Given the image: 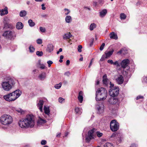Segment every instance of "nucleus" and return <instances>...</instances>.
Wrapping results in <instances>:
<instances>
[{
	"label": "nucleus",
	"instance_id": "f257e3e1",
	"mask_svg": "<svg viewBox=\"0 0 147 147\" xmlns=\"http://www.w3.org/2000/svg\"><path fill=\"white\" fill-rule=\"evenodd\" d=\"M33 118V116L32 115H27L25 118L20 120L18 122L19 126L22 128L32 127L34 125Z\"/></svg>",
	"mask_w": 147,
	"mask_h": 147
},
{
	"label": "nucleus",
	"instance_id": "f03ea898",
	"mask_svg": "<svg viewBox=\"0 0 147 147\" xmlns=\"http://www.w3.org/2000/svg\"><path fill=\"white\" fill-rule=\"evenodd\" d=\"M16 83V80L11 77H6L2 82L1 86L4 90L8 91L15 86Z\"/></svg>",
	"mask_w": 147,
	"mask_h": 147
},
{
	"label": "nucleus",
	"instance_id": "7ed1b4c3",
	"mask_svg": "<svg viewBox=\"0 0 147 147\" xmlns=\"http://www.w3.org/2000/svg\"><path fill=\"white\" fill-rule=\"evenodd\" d=\"M21 91L18 90L4 96L3 97L5 100L10 102L15 100L21 95Z\"/></svg>",
	"mask_w": 147,
	"mask_h": 147
},
{
	"label": "nucleus",
	"instance_id": "20e7f679",
	"mask_svg": "<svg viewBox=\"0 0 147 147\" xmlns=\"http://www.w3.org/2000/svg\"><path fill=\"white\" fill-rule=\"evenodd\" d=\"M107 95V92L104 88H98L96 93V99L97 101L103 100L106 99Z\"/></svg>",
	"mask_w": 147,
	"mask_h": 147
},
{
	"label": "nucleus",
	"instance_id": "39448f33",
	"mask_svg": "<svg viewBox=\"0 0 147 147\" xmlns=\"http://www.w3.org/2000/svg\"><path fill=\"white\" fill-rule=\"evenodd\" d=\"M13 118L9 115L4 114L0 118V122L3 125H8L13 122Z\"/></svg>",
	"mask_w": 147,
	"mask_h": 147
},
{
	"label": "nucleus",
	"instance_id": "423d86ee",
	"mask_svg": "<svg viewBox=\"0 0 147 147\" xmlns=\"http://www.w3.org/2000/svg\"><path fill=\"white\" fill-rule=\"evenodd\" d=\"M2 36L5 38L10 40H13L16 37L15 32L12 30L5 31L2 34Z\"/></svg>",
	"mask_w": 147,
	"mask_h": 147
},
{
	"label": "nucleus",
	"instance_id": "0eeeda50",
	"mask_svg": "<svg viewBox=\"0 0 147 147\" xmlns=\"http://www.w3.org/2000/svg\"><path fill=\"white\" fill-rule=\"evenodd\" d=\"M110 128L112 131H116L119 128V124L116 120L113 119L110 122Z\"/></svg>",
	"mask_w": 147,
	"mask_h": 147
},
{
	"label": "nucleus",
	"instance_id": "6e6552de",
	"mask_svg": "<svg viewBox=\"0 0 147 147\" xmlns=\"http://www.w3.org/2000/svg\"><path fill=\"white\" fill-rule=\"evenodd\" d=\"M119 92V88L117 87H115L110 89L109 94L110 96L114 97L118 95Z\"/></svg>",
	"mask_w": 147,
	"mask_h": 147
},
{
	"label": "nucleus",
	"instance_id": "1a4fd4ad",
	"mask_svg": "<svg viewBox=\"0 0 147 147\" xmlns=\"http://www.w3.org/2000/svg\"><path fill=\"white\" fill-rule=\"evenodd\" d=\"M94 130V129L93 128L88 131V136L86 137V142L89 143L91 140L94 138L93 134Z\"/></svg>",
	"mask_w": 147,
	"mask_h": 147
},
{
	"label": "nucleus",
	"instance_id": "9d476101",
	"mask_svg": "<svg viewBox=\"0 0 147 147\" xmlns=\"http://www.w3.org/2000/svg\"><path fill=\"white\" fill-rule=\"evenodd\" d=\"M108 102L111 104H119V99L116 97H111L108 100Z\"/></svg>",
	"mask_w": 147,
	"mask_h": 147
},
{
	"label": "nucleus",
	"instance_id": "9b49d317",
	"mask_svg": "<svg viewBox=\"0 0 147 147\" xmlns=\"http://www.w3.org/2000/svg\"><path fill=\"white\" fill-rule=\"evenodd\" d=\"M104 106L102 103L97 104H96V108L97 110L98 113L100 114L102 113L104 111Z\"/></svg>",
	"mask_w": 147,
	"mask_h": 147
},
{
	"label": "nucleus",
	"instance_id": "f8f14e48",
	"mask_svg": "<svg viewBox=\"0 0 147 147\" xmlns=\"http://www.w3.org/2000/svg\"><path fill=\"white\" fill-rule=\"evenodd\" d=\"M129 63V60L128 59H124L121 62L120 65L122 67L125 68L128 66Z\"/></svg>",
	"mask_w": 147,
	"mask_h": 147
},
{
	"label": "nucleus",
	"instance_id": "ddd939ff",
	"mask_svg": "<svg viewBox=\"0 0 147 147\" xmlns=\"http://www.w3.org/2000/svg\"><path fill=\"white\" fill-rule=\"evenodd\" d=\"M117 82L119 84H122L124 81V78L122 75H120L116 79Z\"/></svg>",
	"mask_w": 147,
	"mask_h": 147
},
{
	"label": "nucleus",
	"instance_id": "4468645a",
	"mask_svg": "<svg viewBox=\"0 0 147 147\" xmlns=\"http://www.w3.org/2000/svg\"><path fill=\"white\" fill-rule=\"evenodd\" d=\"M107 9H104L99 12V16L101 18L104 17L107 13Z\"/></svg>",
	"mask_w": 147,
	"mask_h": 147
},
{
	"label": "nucleus",
	"instance_id": "2eb2a0df",
	"mask_svg": "<svg viewBox=\"0 0 147 147\" xmlns=\"http://www.w3.org/2000/svg\"><path fill=\"white\" fill-rule=\"evenodd\" d=\"M0 15L3 16L7 14L8 13V8L7 7H5L4 9H0Z\"/></svg>",
	"mask_w": 147,
	"mask_h": 147
},
{
	"label": "nucleus",
	"instance_id": "dca6fc26",
	"mask_svg": "<svg viewBox=\"0 0 147 147\" xmlns=\"http://www.w3.org/2000/svg\"><path fill=\"white\" fill-rule=\"evenodd\" d=\"M44 102L42 100H39L38 103L37 104V106L38 109L41 112H42V106Z\"/></svg>",
	"mask_w": 147,
	"mask_h": 147
},
{
	"label": "nucleus",
	"instance_id": "f3484780",
	"mask_svg": "<svg viewBox=\"0 0 147 147\" xmlns=\"http://www.w3.org/2000/svg\"><path fill=\"white\" fill-rule=\"evenodd\" d=\"M53 45L52 44H49L47 46L46 51L49 53H51L53 51Z\"/></svg>",
	"mask_w": 147,
	"mask_h": 147
},
{
	"label": "nucleus",
	"instance_id": "a211bd4d",
	"mask_svg": "<svg viewBox=\"0 0 147 147\" xmlns=\"http://www.w3.org/2000/svg\"><path fill=\"white\" fill-rule=\"evenodd\" d=\"M72 36V35L70 32H67L63 36V38L64 40L69 39Z\"/></svg>",
	"mask_w": 147,
	"mask_h": 147
},
{
	"label": "nucleus",
	"instance_id": "6ab92c4d",
	"mask_svg": "<svg viewBox=\"0 0 147 147\" xmlns=\"http://www.w3.org/2000/svg\"><path fill=\"white\" fill-rule=\"evenodd\" d=\"M23 24L21 22H17L16 25V28L18 30L22 29L23 28Z\"/></svg>",
	"mask_w": 147,
	"mask_h": 147
},
{
	"label": "nucleus",
	"instance_id": "aec40b11",
	"mask_svg": "<svg viewBox=\"0 0 147 147\" xmlns=\"http://www.w3.org/2000/svg\"><path fill=\"white\" fill-rule=\"evenodd\" d=\"M40 79L41 80H44L46 77V74L45 72H43L38 76Z\"/></svg>",
	"mask_w": 147,
	"mask_h": 147
},
{
	"label": "nucleus",
	"instance_id": "412c9836",
	"mask_svg": "<svg viewBox=\"0 0 147 147\" xmlns=\"http://www.w3.org/2000/svg\"><path fill=\"white\" fill-rule=\"evenodd\" d=\"M78 99L79 101L82 103L83 101V92L82 91H80L79 93Z\"/></svg>",
	"mask_w": 147,
	"mask_h": 147
},
{
	"label": "nucleus",
	"instance_id": "4be33fe9",
	"mask_svg": "<svg viewBox=\"0 0 147 147\" xmlns=\"http://www.w3.org/2000/svg\"><path fill=\"white\" fill-rule=\"evenodd\" d=\"M110 37L111 38L117 40L118 39V37L117 35L114 32H111L110 35Z\"/></svg>",
	"mask_w": 147,
	"mask_h": 147
},
{
	"label": "nucleus",
	"instance_id": "5701e85b",
	"mask_svg": "<svg viewBox=\"0 0 147 147\" xmlns=\"http://www.w3.org/2000/svg\"><path fill=\"white\" fill-rule=\"evenodd\" d=\"M113 49H112L111 51L108 52L106 51L105 53L106 55L105 58H107L109 57L113 54Z\"/></svg>",
	"mask_w": 147,
	"mask_h": 147
},
{
	"label": "nucleus",
	"instance_id": "b1692460",
	"mask_svg": "<svg viewBox=\"0 0 147 147\" xmlns=\"http://www.w3.org/2000/svg\"><path fill=\"white\" fill-rule=\"evenodd\" d=\"M75 110L77 114L80 115L81 114L82 110V109L80 108L75 107Z\"/></svg>",
	"mask_w": 147,
	"mask_h": 147
},
{
	"label": "nucleus",
	"instance_id": "393cba45",
	"mask_svg": "<svg viewBox=\"0 0 147 147\" xmlns=\"http://www.w3.org/2000/svg\"><path fill=\"white\" fill-rule=\"evenodd\" d=\"M103 83L104 84L106 85L107 84V75L106 74H105L103 76Z\"/></svg>",
	"mask_w": 147,
	"mask_h": 147
},
{
	"label": "nucleus",
	"instance_id": "a878e982",
	"mask_svg": "<svg viewBox=\"0 0 147 147\" xmlns=\"http://www.w3.org/2000/svg\"><path fill=\"white\" fill-rule=\"evenodd\" d=\"M65 22L68 23H70L72 21V18L70 16H67L65 18Z\"/></svg>",
	"mask_w": 147,
	"mask_h": 147
},
{
	"label": "nucleus",
	"instance_id": "bb28decb",
	"mask_svg": "<svg viewBox=\"0 0 147 147\" xmlns=\"http://www.w3.org/2000/svg\"><path fill=\"white\" fill-rule=\"evenodd\" d=\"M44 110L45 113L49 115L50 113V111L49 107H46V106H45L44 108Z\"/></svg>",
	"mask_w": 147,
	"mask_h": 147
},
{
	"label": "nucleus",
	"instance_id": "cd10ccee",
	"mask_svg": "<svg viewBox=\"0 0 147 147\" xmlns=\"http://www.w3.org/2000/svg\"><path fill=\"white\" fill-rule=\"evenodd\" d=\"M26 11L25 10H22L20 13V16L21 17L25 16L26 14Z\"/></svg>",
	"mask_w": 147,
	"mask_h": 147
},
{
	"label": "nucleus",
	"instance_id": "c85d7f7f",
	"mask_svg": "<svg viewBox=\"0 0 147 147\" xmlns=\"http://www.w3.org/2000/svg\"><path fill=\"white\" fill-rule=\"evenodd\" d=\"M46 121L42 119H39L37 123L38 124L41 125L46 123Z\"/></svg>",
	"mask_w": 147,
	"mask_h": 147
},
{
	"label": "nucleus",
	"instance_id": "c756f323",
	"mask_svg": "<svg viewBox=\"0 0 147 147\" xmlns=\"http://www.w3.org/2000/svg\"><path fill=\"white\" fill-rule=\"evenodd\" d=\"M28 22L29 24V25L30 27H33L35 25V23L33 22V21L32 20H28Z\"/></svg>",
	"mask_w": 147,
	"mask_h": 147
},
{
	"label": "nucleus",
	"instance_id": "7c9ffc66",
	"mask_svg": "<svg viewBox=\"0 0 147 147\" xmlns=\"http://www.w3.org/2000/svg\"><path fill=\"white\" fill-rule=\"evenodd\" d=\"M96 25L94 23H92L90 24V30H92L96 28Z\"/></svg>",
	"mask_w": 147,
	"mask_h": 147
},
{
	"label": "nucleus",
	"instance_id": "2f4dec72",
	"mask_svg": "<svg viewBox=\"0 0 147 147\" xmlns=\"http://www.w3.org/2000/svg\"><path fill=\"white\" fill-rule=\"evenodd\" d=\"M120 18L121 20H124L126 19V16L124 13H121L120 14Z\"/></svg>",
	"mask_w": 147,
	"mask_h": 147
},
{
	"label": "nucleus",
	"instance_id": "473e14b6",
	"mask_svg": "<svg viewBox=\"0 0 147 147\" xmlns=\"http://www.w3.org/2000/svg\"><path fill=\"white\" fill-rule=\"evenodd\" d=\"M29 51L30 52L33 53L35 50V48L32 45H31L29 47Z\"/></svg>",
	"mask_w": 147,
	"mask_h": 147
},
{
	"label": "nucleus",
	"instance_id": "72a5a7b5",
	"mask_svg": "<svg viewBox=\"0 0 147 147\" xmlns=\"http://www.w3.org/2000/svg\"><path fill=\"white\" fill-rule=\"evenodd\" d=\"M104 147H113V146L111 143L107 142L104 144Z\"/></svg>",
	"mask_w": 147,
	"mask_h": 147
},
{
	"label": "nucleus",
	"instance_id": "f704fd0d",
	"mask_svg": "<svg viewBox=\"0 0 147 147\" xmlns=\"http://www.w3.org/2000/svg\"><path fill=\"white\" fill-rule=\"evenodd\" d=\"M43 54V52L42 51H37L36 52V55L39 57L42 56Z\"/></svg>",
	"mask_w": 147,
	"mask_h": 147
},
{
	"label": "nucleus",
	"instance_id": "c9c22d12",
	"mask_svg": "<svg viewBox=\"0 0 147 147\" xmlns=\"http://www.w3.org/2000/svg\"><path fill=\"white\" fill-rule=\"evenodd\" d=\"M61 86V83H59V84L55 85V87L57 89L60 88Z\"/></svg>",
	"mask_w": 147,
	"mask_h": 147
},
{
	"label": "nucleus",
	"instance_id": "e433bc0d",
	"mask_svg": "<svg viewBox=\"0 0 147 147\" xmlns=\"http://www.w3.org/2000/svg\"><path fill=\"white\" fill-rule=\"evenodd\" d=\"M113 64L114 65H115L117 67H119L120 66V64L117 61H116L115 62H113Z\"/></svg>",
	"mask_w": 147,
	"mask_h": 147
},
{
	"label": "nucleus",
	"instance_id": "4c0bfd02",
	"mask_svg": "<svg viewBox=\"0 0 147 147\" xmlns=\"http://www.w3.org/2000/svg\"><path fill=\"white\" fill-rule=\"evenodd\" d=\"M64 10L65 11H67V12L65 13V15H68L70 12V11L67 9L65 8L64 9Z\"/></svg>",
	"mask_w": 147,
	"mask_h": 147
},
{
	"label": "nucleus",
	"instance_id": "58836bf2",
	"mask_svg": "<svg viewBox=\"0 0 147 147\" xmlns=\"http://www.w3.org/2000/svg\"><path fill=\"white\" fill-rule=\"evenodd\" d=\"M97 136L99 138L101 137L102 136V134L99 131H97L96 132Z\"/></svg>",
	"mask_w": 147,
	"mask_h": 147
},
{
	"label": "nucleus",
	"instance_id": "ea45409f",
	"mask_svg": "<svg viewBox=\"0 0 147 147\" xmlns=\"http://www.w3.org/2000/svg\"><path fill=\"white\" fill-rule=\"evenodd\" d=\"M16 111L18 113H20L21 114H22L24 113L23 111L21 109H16Z\"/></svg>",
	"mask_w": 147,
	"mask_h": 147
},
{
	"label": "nucleus",
	"instance_id": "a19ab883",
	"mask_svg": "<svg viewBox=\"0 0 147 147\" xmlns=\"http://www.w3.org/2000/svg\"><path fill=\"white\" fill-rule=\"evenodd\" d=\"M40 30L42 32H45L46 31L45 28L42 27H40Z\"/></svg>",
	"mask_w": 147,
	"mask_h": 147
},
{
	"label": "nucleus",
	"instance_id": "79ce46f5",
	"mask_svg": "<svg viewBox=\"0 0 147 147\" xmlns=\"http://www.w3.org/2000/svg\"><path fill=\"white\" fill-rule=\"evenodd\" d=\"M82 46L81 45H79L78 46V50L79 52H81L82 51Z\"/></svg>",
	"mask_w": 147,
	"mask_h": 147
},
{
	"label": "nucleus",
	"instance_id": "37998d69",
	"mask_svg": "<svg viewBox=\"0 0 147 147\" xmlns=\"http://www.w3.org/2000/svg\"><path fill=\"white\" fill-rule=\"evenodd\" d=\"M64 74L65 76L69 77L70 75L71 74L70 72L69 71H67L65 72L64 73Z\"/></svg>",
	"mask_w": 147,
	"mask_h": 147
},
{
	"label": "nucleus",
	"instance_id": "c03bdc74",
	"mask_svg": "<svg viewBox=\"0 0 147 147\" xmlns=\"http://www.w3.org/2000/svg\"><path fill=\"white\" fill-rule=\"evenodd\" d=\"M98 3L100 5H102L104 4V0H98Z\"/></svg>",
	"mask_w": 147,
	"mask_h": 147
},
{
	"label": "nucleus",
	"instance_id": "a18cd8bd",
	"mask_svg": "<svg viewBox=\"0 0 147 147\" xmlns=\"http://www.w3.org/2000/svg\"><path fill=\"white\" fill-rule=\"evenodd\" d=\"M37 42L38 44H41L42 43V40L41 39H38L37 40Z\"/></svg>",
	"mask_w": 147,
	"mask_h": 147
},
{
	"label": "nucleus",
	"instance_id": "49530a36",
	"mask_svg": "<svg viewBox=\"0 0 147 147\" xmlns=\"http://www.w3.org/2000/svg\"><path fill=\"white\" fill-rule=\"evenodd\" d=\"M105 46V43H103L101 45V46L100 47V51H102L103 49H104V47Z\"/></svg>",
	"mask_w": 147,
	"mask_h": 147
},
{
	"label": "nucleus",
	"instance_id": "de8ad7c7",
	"mask_svg": "<svg viewBox=\"0 0 147 147\" xmlns=\"http://www.w3.org/2000/svg\"><path fill=\"white\" fill-rule=\"evenodd\" d=\"M47 143V141L46 140H43L41 141V144L42 145H45Z\"/></svg>",
	"mask_w": 147,
	"mask_h": 147
},
{
	"label": "nucleus",
	"instance_id": "09e8293b",
	"mask_svg": "<svg viewBox=\"0 0 147 147\" xmlns=\"http://www.w3.org/2000/svg\"><path fill=\"white\" fill-rule=\"evenodd\" d=\"M58 100L59 102L62 103L64 100V99L61 97H60L59 98Z\"/></svg>",
	"mask_w": 147,
	"mask_h": 147
},
{
	"label": "nucleus",
	"instance_id": "8fccbe9b",
	"mask_svg": "<svg viewBox=\"0 0 147 147\" xmlns=\"http://www.w3.org/2000/svg\"><path fill=\"white\" fill-rule=\"evenodd\" d=\"M121 141V138L119 137L117 139V140L116 141V143L118 144L119 143H120Z\"/></svg>",
	"mask_w": 147,
	"mask_h": 147
},
{
	"label": "nucleus",
	"instance_id": "3c124183",
	"mask_svg": "<svg viewBox=\"0 0 147 147\" xmlns=\"http://www.w3.org/2000/svg\"><path fill=\"white\" fill-rule=\"evenodd\" d=\"M47 63L48 64L49 67H50L51 65L53 63V62L51 61H49L47 62Z\"/></svg>",
	"mask_w": 147,
	"mask_h": 147
},
{
	"label": "nucleus",
	"instance_id": "603ef678",
	"mask_svg": "<svg viewBox=\"0 0 147 147\" xmlns=\"http://www.w3.org/2000/svg\"><path fill=\"white\" fill-rule=\"evenodd\" d=\"M107 62L111 64H113V62L112 60H108L107 61Z\"/></svg>",
	"mask_w": 147,
	"mask_h": 147
},
{
	"label": "nucleus",
	"instance_id": "864d4df0",
	"mask_svg": "<svg viewBox=\"0 0 147 147\" xmlns=\"http://www.w3.org/2000/svg\"><path fill=\"white\" fill-rule=\"evenodd\" d=\"M143 98V96H142L139 95V96H137V97H136V100H138V99H140V98Z\"/></svg>",
	"mask_w": 147,
	"mask_h": 147
},
{
	"label": "nucleus",
	"instance_id": "5fc2aeb1",
	"mask_svg": "<svg viewBox=\"0 0 147 147\" xmlns=\"http://www.w3.org/2000/svg\"><path fill=\"white\" fill-rule=\"evenodd\" d=\"M45 66L44 65H41L40 67V68L41 69H45Z\"/></svg>",
	"mask_w": 147,
	"mask_h": 147
},
{
	"label": "nucleus",
	"instance_id": "6e6d98bb",
	"mask_svg": "<svg viewBox=\"0 0 147 147\" xmlns=\"http://www.w3.org/2000/svg\"><path fill=\"white\" fill-rule=\"evenodd\" d=\"M45 5L44 4H42L41 5L42 7V9L43 10H45L46 9V7L44 6Z\"/></svg>",
	"mask_w": 147,
	"mask_h": 147
},
{
	"label": "nucleus",
	"instance_id": "4d7b16f0",
	"mask_svg": "<svg viewBox=\"0 0 147 147\" xmlns=\"http://www.w3.org/2000/svg\"><path fill=\"white\" fill-rule=\"evenodd\" d=\"M110 87L111 88H115V87H114V84H112L111 82H110Z\"/></svg>",
	"mask_w": 147,
	"mask_h": 147
},
{
	"label": "nucleus",
	"instance_id": "13d9d810",
	"mask_svg": "<svg viewBox=\"0 0 147 147\" xmlns=\"http://www.w3.org/2000/svg\"><path fill=\"white\" fill-rule=\"evenodd\" d=\"M70 63V61L69 60H67L66 62V65H68Z\"/></svg>",
	"mask_w": 147,
	"mask_h": 147
},
{
	"label": "nucleus",
	"instance_id": "bf43d9fd",
	"mask_svg": "<svg viewBox=\"0 0 147 147\" xmlns=\"http://www.w3.org/2000/svg\"><path fill=\"white\" fill-rule=\"evenodd\" d=\"M130 147H137V146L136 145L134 144H131Z\"/></svg>",
	"mask_w": 147,
	"mask_h": 147
},
{
	"label": "nucleus",
	"instance_id": "052dcab7",
	"mask_svg": "<svg viewBox=\"0 0 147 147\" xmlns=\"http://www.w3.org/2000/svg\"><path fill=\"white\" fill-rule=\"evenodd\" d=\"M93 59H92L91 60V61H90V64H89V66H88L89 67H90V66L92 65V60H93Z\"/></svg>",
	"mask_w": 147,
	"mask_h": 147
},
{
	"label": "nucleus",
	"instance_id": "680f3d73",
	"mask_svg": "<svg viewBox=\"0 0 147 147\" xmlns=\"http://www.w3.org/2000/svg\"><path fill=\"white\" fill-rule=\"evenodd\" d=\"M8 26L9 28H13V26L12 24H9Z\"/></svg>",
	"mask_w": 147,
	"mask_h": 147
},
{
	"label": "nucleus",
	"instance_id": "e2e57ef3",
	"mask_svg": "<svg viewBox=\"0 0 147 147\" xmlns=\"http://www.w3.org/2000/svg\"><path fill=\"white\" fill-rule=\"evenodd\" d=\"M144 80L145 82H147V76H145L144 77Z\"/></svg>",
	"mask_w": 147,
	"mask_h": 147
},
{
	"label": "nucleus",
	"instance_id": "0e129e2a",
	"mask_svg": "<svg viewBox=\"0 0 147 147\" xmlns=\"http://www.w3.org/2000/svg\"><path fill=\"white\" fill-rule=\"evenodd\" d=\"M123 50H121L118 52V53H120L121 54L123 52Z\"/></svg>",
	"mask_w": 147,
	"mask_h": 147
},
{
	"label": "nucleus",
	"instance_id": "69168bd1",
	"mask_svg": "<svg viewBox=\"0 0 147 147\" xmlns=\"http://www.w3.org/2000/svg\"><path fill=\"white\" fill-rule=\"evenodd\" d=\"M84 9H88L89 10H90V8H89L88 7H84Z\"/></svg>",
	"mask_w": 147,
	"mask_h": 147
},
{
	"label": "nucleus",
	"instance_id": "338daca9",
	"mask_svg": "<svg viewBox=\"0 0 147 147\" xmlns=\"http://www.w3.org/2000/svg\"><path fill=\"white\" fill-rule=\"evenodd\" d=\"M41 16L42 17H45L47 16V15L46 14L43 15H42Z\"/></svg>",
	"mask_w": 147,
	"mask_h": 147
},
{
	"label": "nucleus",
	"instance_id": "774afa93",
	"mask_svg": "<svg viewBox=\"0 0 147 147\" xmlns=\"http://www.w3.org/2000/svg\"><path fill=\"white\" fill-rule=\"evenodd\" d=\"M63 57H64L63 55H61L60 57V59H62L63 58Z\"/></svg>",
	"mask_w": 147,
	"mask_h": 147
}]
</instances>
